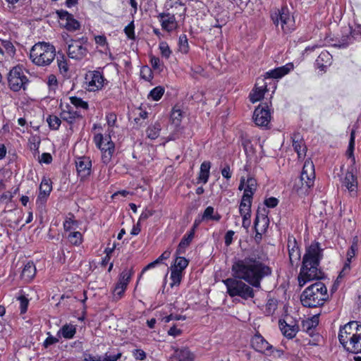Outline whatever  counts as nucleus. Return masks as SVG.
Returning <instances> with one entry per match:
<instances>
[{
    "label": "nucleus",
    "mask_w": 361,
    "mask_h": 361,
    "mask_svg": "<svg viewBox=\"0 0 361 361\" xmlns=\"http://www.w3.org/2000/svg\"><path fill=\"white\" fill-rule=\"evenodd\" d=\"M234 278L223 280L230 297L248 300L255 297L253 288H260L262 280L271 274V269L255 253L232 265Z\"/></svg>",
    "instance_id": "nucleus-1"
},
{
    "label": "nucleus",
    "mask_w": 361,
    "mask_h": 361,
    "mask_svg": "<svg viewBox=\"0 0 361 361\" xmlns=\"http://www.w3.org/2000/svg\"><path fill=\"white\" fill-rule=\"evenodd\" d=\"M323 258V249L318 242H312L306 247L302 264L298 276L299 286H304L307 282L323 277L319 264Z\"/></svg>",
    "instance_id": "nucleus-2"
},
{
    "label": "nucleus",
    "mask_w": 361,
    "mask_h": 361,
    "mask_svg": "<svg viewBox=\"0 0 361 361\" xmlns=\"http://www.w3.org/2000/svg\"><path fill=\"white\" fill-rule=\"evenodd\" d=\"M338 340L347 351L355 354L361 353V326L352 321L341 326Z\"/></svg>",
    "instance_id": "nucleus-3"
},
{
    "label": "nucleus",
    "mask_w": 361,
    "mask_h": 361,
    "mask_svg": "<svg viewBox=\"0 0 361 361\" xmlns=\"http://www.w3.org/2000/svg\"><path fill=\"white\" fill-rule=\"evenodd\" d=\"M327 298V288L325 285L320 281L308 286L305 289L300 296L302 305L307 307L322 306Z\"/></svg>",
    "instance_id": "nucleus-4"
},
{
    "label": "nucleus",
    "mask_w": 361,
    "mask_h": 361,
    "mask_svg": "<svg viewBox=\"0 0 361 361\" xmlns=\"http://www.w3.org/2000/svg\"><path fill=\"white\" fill-rule=\"evenodd\" d=\"M56 56V49L48 42L36 43L30 49V59L38 66H47L51 64Z\"/></svg>",
    "instance_id": "nucleus-5"
},
{
    "label": "nucleus",
    "mask_w": 361,
    "mask_h": 361,
    "mask_svg": "<svg viewBox=\"0 0 361 361\" xmlns=\"http://www.w3.org/2000/svg\"><path fill=\"white\" fill-rule=\"evenodd\" d=\"M271 19L277 27L280 25L285 32H291L295 28L294 18L290 16L287 8H281V10L272 13Z\"/></svg>",
    "instance_id": "nucleus-6"
},
{
    "label": "nucleus",
    "mask_w": 361,
    "mask_h": 361,
    "mask_svg": "<svg viewBox=\"0 0 361 361\" xmlns=\"http://www.w3.org/2000/svg\"><path fill=\"white\" fill-rule=\"evenodd\" d=\"M87 39L81 37L78 39H70L68 46V55L75 60H82L88 53Z\"/></svg>",
    "instance_id": "nucleus-7"
},
{
    "label": "nucleus",
    "mask_w": 361,
    "mask_h": 361,
    "mask_svg": "<svg viewBox=\"0 0 361 361\" xmlns=\"http://www.w3.org/2000/svg\"><path fill=\"white\" fill-rule=\"evenodd\" d=\"M94 141L97 147L102 152V161L107 164L111 159L114 152V143L111 140V137H104L102 134L98 133L95 135Z\"/></svg>",
    "instance_id": "nucleus-8"
},
{
    "label": "nucleus",
    "mask_w": 361,
    "mask_h": 361,
    "mask_svg": "<svg viewBox=\"0 0 361 361\" xmlns=\"http://www.w3.org/2000/svg\"><path fill=\"white\" fill-rule=\"evenodd\" d=\"M8 85L11 90L18 92L22 88L25 90L27 78L20 66L13 67L8 76Z\"/></svg>",
    "instance_id": "nucleus-9"
},
{
    "label": "nucleus",
    "mask_w": 361,
    "mask_h": 361,
    "mask_svg": "<svg viewBox=\"0 0 361 361\" xmlns=\"http://www.w3.org/2000/svg\"><path fill=\"white\" fill-rule=\"evenodd\" d=\"M315 178L314 166L312 160L307 159L305 161L300 174L302 187L305 190L310 189L314 185Z\"/></svg>",
    "instance_id": "nucleus-10"
},
{
    "label": "nucleus",
    "mask_w": 361,
    "mask_h": 361,
    "mask_svg": "<svg viewBox=\"0 0 361 361\" xmlns=\"http://www.w3.org/2000/svg\"><path fill=\"white\" fill-rule=\"evenodd\" d=\"M253 119L258 126H267L269 124L271 114L267 103H262L255 109Z\"/></svg>",
    "instance_id": "nucleus-11"
},
{
    "label": "nucleus",
    "mask_w": 361,
    "mask_h": 361,
    "mask_svg": "<svg viewBox=\"0 0 361 361\" xmlns=\"http://www.w3.org/2000/svg\"><path fill=\"white\" fill-rule=\"evenodd\" d=\"M87 89L89 91H97L104 86L105 79L98 71H90L85 77Z\"/></svg>",
    "instance_id": "nucleus-12"
},
{
    "label": "nucleus",
    "mask_w": 361,
    "mask_h": 361,
    "mask_svg": "<svg viewBox=\"0 0 361 361\" xmlns=\"http://www.w3.org/2000/svg\"><path fill=\"white\" fill-rule=\"evenodd\" d=\"M56 14L61 21H64V23H61L67 30L70 32H74L80 28V23L73 18V16L69 13L68 11L64 10H59L56 11Z\"/></svg>",
    "instance_id": "nucleus-13"
},
{
    "label": "nucleus",
    "mask_w": 361,
    "mask_h": 361,
    "mask_svg": "<svg viewBox=\"0 0 361 361\" xmlns=\"http://www.w3.org/2000/svg\"><path fill=\"white\" fill-rule=\"evenodd\" d=\"M131 275L132 274L130 270L128 269L123 270L120 274L118 281L116 284L114 290V297L116 300L120 299L123 296L124 291L130 281Z\"/></svg>",
    "instance_id": "nucleus-14"
},
{
    "label": "nucleus",
    "mask_w": 361,
    "mask_h": 361,
    "mask_svg": "<svg viewBox=\"0 0 361 361\" xmlns=\"http://www.w3.org/2000/svg\"><path fill=\"white\" fill-rule=\"evenodd\" d=\"M163 30L171 32L176 29L177 22L175 16L169 13H161L158 16Z\"/></svg>",
    "instance_id": "nucleus-15"
},
{
    "label": "nucleus",
    "mask_w": 361,
    "mask_h": 361,
    "mask_svg": "<svg viewBox=\"0 0 361 361\" xmlns=\"http://www.w3.org/2000/svg\"><path fill=\"white\" fill-rule=\"evenodd\" d=\"M60 117L63 121H66L69 124H73L82 119V116L80 111H74L73 107L67 104L66 109H62Z\"/></svg>",
    "instance_id": "nucleus-16"
},
{
    "label": "nucleus",
    "mask_w": 361,
    "mask_h": 361,
    "mask_svg": "<svg viewBox=\"0 0 361 361\" xmlns=\"http://www.w3.org/2000/svg\"><path fill=\"white\" fill-rule=\"evenodd\" d=\"M76 169L81 178L89 176L91 173L92 163L89 158L79 157L75 161Z\"/></svg>",
    "instance_id": "nucleus-17"
},
{
    "label": "nucleus",
    "mask_w": 361,
    "mask_h": 361,
    "mask_svg": "<svg viewBox=\"0 0 361 361\" xmlns=\"http://www.w3.org/2000/svg\"><path fill=\"white\" fill-rule=\"evenodd\" d=\"M252 347L257 352L264 353L267 350L271 349L272 345H270L264 337L257 333L251 339Z\"/></svg>",
    "instance_id": "nucleus-18"
},
{
    "label": "nucleus",
    "mask_w": 361,
    "mask_h": 361,
    "mask_svg": "<svg viewBox=\"0 0 361 361\" xmlns=\"http://www.w3.org/2000/svg\"><path fill=\"white\" fill-rule=\"evenodd\" d=\"M293 147L297 152L298 158L304 157L306 154L307 147L302 135L298 133L293 134L292 137Z\"/></svg>",
    "instance_id": "nucleus-19"
},
{
    "label": "nucleus",
    "mask_w": 361,
    "mask_h": 361,
    "mask_svg": "<svg viewBox=\"0 0 361 361\" xmlns=\"http://www.w3.org/2000/svg\"><path fill=\"white\" fill-rule=\"evenodd\" d=\"M52 190L51 181L49 178H44L39 185V192L37 197V202L44 203L47 201Z\"/></svg>",
    "instance_id": "nucleus-20"
},
{
    "label": "nucleus",
    "mask_w": 361,
    "mask_h": 361,
    "mask_svg": "<svg viewBox=\"0 0 361 361\" xmlns=\"http://www.w3.org/2000/svg\"><path fill=\"white\" fill-rule=\"evenodd\" d=\"M267 91V85L264 82V79H258L255 88L250 94V99L252 103H255L263 98L264 92Z\"/></svg>",
    "instance_id": "nucleus-21"
},
{
    "label": "nucleus",
    "mask_w": 361,
    "mask_h": 361,
    "mask_svg": "<svg viewBox=\"0 0 361 361\" xmlns=\"http://www.w3.org/2000/svg\"><path fill=\"white\" fill-rule=\"evenodd\" d=\"M342 186L345 187L349 192H355L357 188V182L353 170L347 171L344 178L341 180Z\"/></svg>",
    "instance_id": "nucleus-22"
},
{
    "label": "nucleus",
    "mask_w": 361,
    "mask_h": 361,
    "mask_svg": "<svg viewBox=\"0 0 361 361\" xmlns=\"http://www.w3.org/2000/svg\"><path fill=\"white\" fill-rule=\"evenodd\" d=\"M195 236V228H192L181 239L176 251V255H183L185 252L186 248L190 245Z\"/></svg>",
    "instance_id": "nucleus-23"
},
{
    "label": "nucleus",
    "mask_w": 361,
    "mask_h": 361,
    "mask_svg": "<svg viewBox=\"0 0 361 361\" xmlns=\"http://www.w3.org/2000/svg\"><path fill=\"white\" fill-rule=\"evenodd\" d=\"M293 68L292 63L286 64V66L276 68L266 73L267 78H281L285 75L288 74L291 69Z\"/></svg>",
    "instance_id": "nucleus-24"
},
{
    "label": "nucleus",
    "mask_w": 361,
    "mask_h": 361,
    "mask_svg": "<svg viewBox=\"0 0 361 361\" xmlns=\"http://www.w3.org/2000/svg\"><path fill=\"white\" fill-rule=\"evenodd\" d=\"M279 325L283 334L288 338H294L298 331V326L296 324H288L285 321L280 320Z\"/></svg>",
    "instance_id": "nucleus-25"
},
{
    "label": "nucleus",
    "mask_w": 361,
    "mask_h": 361,
    "mask_svg": "<svg viewBox=\"0 0 361 361\" xmlns=\"http://www.w3.org/2000/svg\"><path fill=\"white\" fill-rule=\"evenodd\" d=\"M211 163L209 161H204L200 166V170L197 177V183H202L205 184L207 183L210 174Z\"/></svg>",
    "instance_id": "nucleus-26"
},
{
    "label": "nucleus",
    "mask_w": 361,
    "mask_h": 361,
    "mask_svg": "<svg viewBox=\"0 0 361 361\" xmlns=\"http://www.w3.org/2000/svg\"><path fill=\"white\" fill-rule=\"evenodd\" d=\"M36 274V267L32 262H28L25 264L21 273V277L23 280L28 282L30 281Z\"/></svg>",
    "instance_id": "nucleus-27"
},
{
    "label": "nucleus",
    "mask_w": 361,
    "mask_h": 361,
    "mask_svg": "<svg viewBox=\"0 0 361 361\" xmlns=\"http://www.w3.org/2000/svg\"><path fill=\"white\" fill-rule=\"evenodd\" d=\"M257 189V180L253 177H248L246 179V185L243 196L252 198L255 192Z\"/></svg>",
    "instance_id": "nucleus-28"
},
{
    "label": "nucleus",
    "mask_w": 361,
    "mask_h": 361,
    "mask_svg": "<svg viewBox=\"0 0 361 361\" xmlns=\"http://www.w3.org/2000/svg\"><path fill=\"white\" fill-rule=\"evenodd\" d=\"M332 56L326 51H322L316 60L319 68L324 70L331 63Z\"/></svg>",
    "instance_id": "nucleus-29"
},
{
    "label": "nucleus",
    "mask_w": 361,
    "mask_h": 361,
    "mask_svg": "<svg viewBox=\"0 0 361 361\" xmlns=\"http://www.w3.org/2000/svg\"><path fill=\"white\" fill-rule=\"evenodd\" d=\"M175 357L178 361H193V354L187 348L177 349L175 351Z\"/></svg>",
    "instance_id": "nucleus-30"
},
{
    "label": "nucleus",
    "mask_w": 361,
    "mask_h": 361,
    "mask_svg": "<svg viewBox=\"0 0 361 361\" xmlns=\"http://www.w3.org/2000/svg\"><path fill=\"white\" fill-rule=\"evenodd\" d=\"M161 129L159 123L156 122L154 124L149 126L147 130V136L151 140H155L159 135V132Z\"/></svg>",
    "instance_id": "nucleus-31"
},
{
    "label": "nucleus",
    "mask_w": 361,
    "mask_h": 361,
    "mask_svg": "<svg viewBox=\"0 0 361 361\" xmlns=\"http://www.w3.org/2000/svg\"><path fill=\"white\" fill-rule=\"evenodd\" d=\"M221 219V215L218 213L214 214V209L209 206L207 207L202 216V220H213L219 221Z\"/></svg>",
    "instance_id": "nucleus-32"
},
{
    "label": "nucleus",
    "mask_w": 361,
    "mask_h": 361,
    "mask_svg": "<svg viewBox=\"0 0 361 361\" xmlns=\"http://www.w3.org/2000/svg\"><path fill=\"white\" fill-rule=\"evenodd\" d=\"M252 198L247 197V196H242L241 201L239 206V212L240 213H250Z\"/></svg>",
    "instance_id": "nucleus-33"
},
{
    "label": "nucleus",
    "mask_w": 361,
    "mask_h": 361,
    "mask_svg": "<svg viewBox=\"0 0 361 361\" xmlns=\"http://www.w3.org/2000/svg\"><path fill=\"white\" fill-rule=\"evenodd\" d=\"M75 332V327L71 324L64 325L59 331V333L61 334L62 336L67 339L72 338L74 336Z\"/></svg>",
    "instance_id": "nucleus-34"
},
{
    "label": "nucleus",
    "mask_w": 361,
    "mask_h": 361,
    "mask_svg": "<svg viewBox=\"0 0 361 361\" xmlns=\"http://www.w3.org/2000/svg\"><path fill=\"white\" fill-rule=\"evenodd\" d=\"M71 103L76 108L83 110H87L89 108L88 103L81 98L78 97H70Z\"/></svg>",
    "instance_id": "nucleus-35"
},
{
    "label": "nucleus",
    "mask_w": 361,
    "mask_h": 361,
    "mask_svg": "<svg viewBox=\"0 0 361 361\" xmlns=\"http://www.w3.org/2000/svg\"><path fill=\"white\" fill-rule=\"evenodd\" d=\"M170 279L171 280V287L179 286L182 279V272L180 271V269L178 271L177 269H171Z\"/></svg>",
    "instance_id": "nucleus-36"
},
{
    "label": "nucleus",
    "mask_w": 361,
    "mask_h": 361,
    "mask_svg": "<svg viewBox=\"0 0 361 361\" xmlns=\"http://www.w3.org/2000/svg\"><path fill=\"white\" fill-rule=\"evenodd\" d=\"M188 265V261L185 257L177 256L171 269H177L178 271L180 269V271L183 272Z\"/></svg>",
    "instance_id": "nucleus-37"
},
{
    "label": "nucleus",
    "mask_w": 361,
    "mask_h": 361,
    "mask_svg": "<svg viewBox=\"0 0 361 361\" xmlns=\"http://www.w3.org/2000/svg\"><path fill=\"white\" fill-rule=\"evenodd\" d=\"M288 256H289V263L291 267H294L295 265H298L300 257V250H295L290 252H288Z\"/></svg>",
    "instance_id": "nucleus-38"
},
{
    "label": "nucleus",
    "mask_w": 361,
    "mask_h": 361,
    "mask_svg": "<svg viewBox=\"0 0 361 361\" xmlns=\"http://www.w3.org/2000/svg\"><path fill=\"white\" fill-rule=\"evenodd\" d=\"M164 93V87L161 86H157L150 91L149 94V97H151L154 101H158L163 96Z\"/></svg>",
    "instance_id": "nucleus-39"
},
{
    "label": "nucleus",
    "mask_w": 361,
    "mask_h": 361,
    "mask_svg": "<svg viewBox=\"0 0 361 361\" xmlns=\"http://www.w3.org/2000/svg\"><path fill=\"white\" fill-rule=\"evenodd\" d=\"M47 121L50 127V128L53 130H57L59 129L61 123V118H59L58 116L55 115H50L47 119Z\"/></svg>",
    "instance_id": "nucleus-40"
},
{
    "label": "nucleus",
    "mask_w": 361,
    "mask_h": 361,
    "mask_svg": "<svg viewBox=\"0 0 361 361\" xmlns=\"http://www.w3.org/2000/svg\"><path fill=\"white\" fill-rule=\"evenodd\" d=\"M68 238L69 242L74 245H79L82 243V234L78 231L71 233Z\"/></svg>",
    "instance_id": "nucleus-41"
},
{
    "label": "nucleus",
    "mask_w": 361,
    "mask_h": 361,
    "mask_svg": "<svg viewBox=\"0 0 361 361\" xmlns=\"http://www.w3.org/2000/svg\"><path fill=\"white\" fill-rule=\"evenodd\" d=\"M179 50L183 54L188 53L189 50V46L188 42V38L185 35H181L179 37L178 40Z\"/></svg>",
    "instance_id": "nucleus-42"
},
{
    "label": "nucleus",
    "mask_w": 361,
    "mask_h": 361,
    "mask_svg": "<svg viewBox=\"0 0 361 361\" xmlns=\"http://www.w3.org/2000/svg\"><path fill=\"white\" fill-rule=\"evenodd\" d=\"M355 39L351 35L350 32L348 31V33L346 35H343L340 41H339V47L345 48L348 47L349 44H351L354 42Z\"/></svg>",
    "instance_id": "nucleus-43"
},
{
    "label": "nucleus",
    "mask_w": 361,
    "mask_h": 361,
    "mask_svg": "<svg viewBox=\"0 0 361 361\" xmlns=\"http://www.w3.org/2000/svg\"><path fill=\"white\" fill-rule=\"evenodd\" d=\"M159 48L163 57L166 59H169L170 57L171 51L166 42H161L159 45Z\"/></svg>",
    "instance_id": "nucleus-44"
},
{
    "label": "nucleus",
    "mask_w": 361,
    "mask_h": 361,
    "mask_svg": "<svg viewBox=\"0 0 361 361\" xmlns=\"http://www.w3.org/2000/svg\"><path fill=\"white\" fill-rule=\"evenodd\" d=\"M182 118V112L180 109H173L171 114V119L176 126L179 125Z\"/></svg>",
    "instance_id": "nucleus-45"
},
{
    "label": "nucleus",
    "mask_w": 361,
    "mask_h": 361,
    "mask_svg": "<svg viewBox=\"0 0 361 361\" xmlns=\"http://www.w3.org/2000/svg\"><path fill=\"white\" fill-rule=\"evenodd\" d=\"M355 132L354 130H352L350 133V138L349 141L348 148L347 150V154L349 157H353V150L355 147Z\"/></svg>",
    "instance_id": "nucleus-46"
},
{
    "label": "nucleus",
    "mask_w": 361,
    "mask_h": 361,
    "mask_svg": "<svg viewBox=\"0 0 361 361\" xmlns=\"http://www.w3.org/2000/svg\"><path fill=\"white\" fill-rule=\"evenodd\" d=\"M357 242H353L351 245L350 249L347 252V259L348 262H351L352 259L355 257L356 252L357 251Z\"/></svg>",
    "instance_id": "nucleus-47"
},
{
    "label": "nucleus",
    "mask_w": 361,
    "mask_h": 361,
    "mask_svg": "<svg viewBox=\"0 0 361 361\" xmlns=\"http://www.w3.org/2000/svg\"><path fill=\"white\" fill-rule=\"evenodd\" d=\"M150 63L154 70H157L159 71H162L163 63L161 62L159 58L154 56H151Z\"/></svg>",
    "instance_id": "nucleus-48"
},
{
    "label": "nucleus",
    "mask_w": 361,
    "mask_h": 361,
    "mask_svg": "<svg viewBox=\"0 0 361 361\" xmlns=\"http://www.w3.org/2000/svg\"><path fill=\"white\" fill-rule=\"evenodd\" d=\"M18 300L20 301V313L24 314L26 312L28 307L29 301L24 295H20L18 298Z\"/></svg>",
    "instance_id": "nucleus-49"
},
{
    "label": "nucleus",
    "mask_w": 361,
    "mask_h": 361,
    "mask_svg": "<svg viewBox=\"0 0 361 361\" xmlns=\"http://www.w3.org/2000/svg\"><path fill=\"white\" fill-rule=\"evenodd\" d=\"M135 26L134 22H130L125 28L124 32L127 37L129 39H135V32H134Z\"/></svg>",
    "instance_id": "nucleus-50"
},
{
    "label": "nucleus",
    "mask_w": 361,
    "mask_h": 361,
    "mask_svg": "<svg viewBox=\"0 0 361 361\" xmlns=\"http://www.w3.org/2000/svg\"><path fill=\"white\" fill-rule=\"evenodd\" d=\"M287 247L288 252L300 249L296 239L293 236H288Z\"/></svg>",
    "instance_id": "nucleus-51"
},
{
    "label": "nucleus",
    "mask_w": 361,
    "mask_h": 361,
    "mask_svg": "<svg viewBox=\"0 0 361 361\" xmlns=\"http://www.w3.org/2000/svg\"><path fill=\"white\" fill-rule=\"evenodd\" d=\"M349 32L355 40L361 37V25H356L353 28L350 27Z\"/></svg>",
    "instance_id": "nucleus-52"
},
{
    "label": "nucleus",
    "mask_w": 361,
    "mask_h": 361,
    "mask_svg": "<svg viewBox=\"0 0 361 361\" xmlns=\"http://www.w3.org/2000/svg\"><path fill=\"white\" fill-rule=\"evenodd\" d=\"M302 331L311 335L315 327L314 326H312V323H310L308 319H306L302 322Z\"/></svg>",
    "instance_id": "nucleus-53"
},
{
    "label": "nucleus",
    "mask_w": 361,
    "mask_h": 361,
    "mask_svg": "<svg viewBox=\"0 0 361 361\" xmlns=\"http://www.w3.org/2000/svg\"><path fill=\"white\" fill-rule=\"evenodd\" d=\"M106 120L109 127L111 128L116 126L117 116L114 113H109L106 116Z\"/></svg>",
    "instance_id": "nucleus-54"
},
{
    "label": "nucleus",
    "mask_w": 361,
    "mask_h": 361,
    "mask_svg": "<svg viewBox=\"0 0 361 361\" xmlns=\"http://www.w3.org/2000/svg\"><path fill=\"white\" fill-rule=\"evenodd\" d=\"M38 161L40 164H49L52 161V157L49 153H43L38 157Z\"/></svg>",
    "instance_id": "nucleus-55"
},
{
    "label": "nucleus",
    "mask_w": 361,
    "mask_h": 361,
    "mask_svg": "<svg viewBox=\"0 0 361 361\" xmlns=\"http://www.w3.org/2000/svg\"><path fill=\"white\" fill-rule=\"evenodd\" d=\"M242 145L243 146V148H244V150H245L246 154L253 152V149H252V147L250 140L243 139Z\"/></svg>",
    "instance_id": "nucleus-56"
},
{
    "label": "nucleus",
    "mask_w": 361,
    "mask_h": 361,
    "mask_svg": "<svg viewBox=\"0 0 361 361\" xmlns=\"http://www.w3.org/2000/svg\"><path fill=\"white\" fill-rule=\"evenodd\" d=\"M350 262H348V259L346 260L342 270L341 271L338 278H337V281L340 279H341L342 277H343L345 274H348L350 270Z\"/></svg>",
    "instance_id": "nucleus-57"
},
{
    "label": "nucleus",
    "mask_w": 361,
    "mask_h": 361,
    "mask_svg": "<svg viewBox=\"0 0 361 361\" xmlns=\"http://www.w3.org/2000/svg\"><path fill=\"white\" fill-rule=\"evenodd\" d=\"M101 356L102 361H116L121 357V354L118 353L116 355H108V353H106L104 355Z\"/></svg>",
    "instance_id": "nucleus-58"
},
{
    "label": "nucleus",
    "mask_w": 361,
    "mask_h": 361,
    "mask_svg": "<svg viewBox=\"0 0 361 361\" xmlns=\"http://www.w3.org/2000/svg\"><path fill=\"white\" fill-rule=\"evenodd\" d=\"M278 203H279L278 199H276V197H269L264 200L265 205L269 208H274V207H276Z\"/></svg>",
    "instance_id": "nucleus-59"
},
{
    "label": "nucleus",
    "mask_w": 361,
    "mask_h": 361,
    "mask_svg": "<svg viewBox=\"0 0 361 361\" xmlns=\"http://www.w3.org/2000/svg\"><path fill=\"white\" fill-rule=\"evenodd\" d=\"M133 355L136 360H144L146 358V353L141 349L134 350Z\"/></svg>",
    "instance_id": "nucleus-60"
},
{
    "label": "nucleus",
    "mask_w": 361,
    "mask_h": 361,
    "mask_svg": "<svg viewBox=\"0 0 361 361\" xmlns=\"http://www.w3.org/2000/svg\"><path fill=\"white\" fill-rule=\"evenodd\" d=\"M185 319V317L181 316V315H174L173 314H171L169 316H166L164 318V322L167 323L169 322L171 320H184Z\"/></svg>",
    "instance_id": "nucleus-61"
},
{
    "label": "nucleus",
    "mask_w": 361,
    "mask_h": 361,
    "mask_svg": "<svg viewBox=\"0 0 361 361\" xmlns=\"http://www.w3.org/2000/svg\"><path fill=\"white\" fill-rule=\"evenodd\" d=\"M235 233L233 231H228L226 232L224 239H225V244L226 246H229L232 242H233V237Z\"/></svg>",
    "instance_id": "nucleus-62"
},
{
    "label": "nucleus",
    "mask_w": 361,
    "mask_h": 361,
    "mask_svg": "<svg viewBox=\"0 0 361 361\" xmlns=\"http://www.w3.org/2000/svg\"><path fill=\"white\" fill-rule=\"evenodd\" d=\"M96 44L100 46L107 45L106 38L104 35H97L94 37Z\"/></svg>",
    "instance_id": "nucleus-63"
},
{
    "label": "nucleus",
    "mask_w": 361,
    "mask_h": 361,
    "mask_svg": "<svg viewBox=\"0 0 361 361\" xmlns=\"http://www.w3.org/2000/svg\"><path fill=\"white\" fill-rule=\"evenodd\" d=\"M101 355L93 356L92 355H85L84 360L85 361H102Z\"/></svg>",
    "instance_id": "nucleus-64"
}]
</instances>
